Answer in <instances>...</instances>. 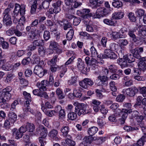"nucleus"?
I'll use <instances>...</instances> for the list:
<instances>
[{"label":"nucleus","instance_id":"nucleus-1","mask_svg":"<svg viewBox=\"0 0 146 146\" xmlns=\"http://www.w3.org/2000/svg\"><path fill=\"white\" fill-rule=\"evenodd\" d=\"M25 5L23 4L20 5L17 3H15L14 11L11 13L12 17L15 19L19 15V13L22 16V17L20 18L24 22H25V18L23 15L25 14Z\"/></svg>","mask_w":146,"mask_h":146},{"label":"nucleus","instance_id":"nucleus-2","mask_svg":"<svg viewBox=\"0 0 146 146\" xmlns=\"http://www.w3.org/2000/svg\"><path fill=\"white\" fill-rule=\"evenodd\" d=\"M73 104L75 107L74 112L79 116H82L90 112L89 110L86 109L87 106L84 104L75 102Z\"/></svg>","mask_w":146,"mask_h":146},{"label":"nucleus","instance_id":"nucleus-3","mask_svg":"<svg viewBox=\"0 0 146 146\" xmlns=\"http://www.w3.org/2000/svg\"><path fill=\"white\" fill-rule=\"evenodd\" d=\"M11 13L10 8H7L4 11L3 13V25L7 27H10L13 24L10 15Z\"/></svg>","mask_w":146,"mask_h":146},{"label":"nucleus","instance_id":"nucleus-4","mask_svg":"<svg viewBox=\"0 0 146 146\" xmlns=\"http://www.w3.org/2000/svg\"><path fill=\"white\" fill-rule=\"evenodd\" d=\"M104 54H100L97 56L100 58H109L111 60H115L117 58V55L114 52L109 49H105Z\"/></svg>","mask_w":146,"mask_h":146},{"label":"nucleus","instance_id":"nucleus-5","mask_svg":"<svg viewBox=\"0 0 146 146\" xmlns=\"http://www.w3.org/2000/svg\"><path fill=\"white\" fill-rule=\"evenodd\" d=\"M39 128L41 136L39 138V142L40 144V146H45L46 144L45 138L47 135V129L42 125H40Z\"/></svg>","mask_w":146,"mask_h":146},{"label":"nucleus","instance_id":"nucleus-6","mask_svg":"<svg viewBox=\"0 0 146 146\" xmlns=\"http://www.w3.org/2000/svg\"><path fill=\"white\" fill-rule=\"evenodd\" d=\"M77 0H64L65 3L66 5L71 6V8L69 9L68 11L74 9L82 5L81 3L77 2Z\"/></svg>","mask_w":146,"mask_h":146},{"label":"nucleus","instance_id":"nucleus-7","mask_svg":"<svg viewBox=\"0 0 146 146\" xmlns=\"http://www.w3.org/2000/svg\"><path fill=\"white\" fill-rule=\"evenodd\" d=\"M109 14V12L104 7H100L96 10L94 17L96 18H100Z\"/></svg>","mask_w":146,"mask_h":146},{"label":"nucleus","instance_id":"nucleus-8","mask_svg":"<svg viewBox=\"0 0 146 146\" xmlns=\"http://www.w3.org/2000/svg\"><path fill=\"white\" fill-rule=\"evenodd\" d=\"M131 111L130 110H127L125 108L123 109L121 111V113L122 114L121 118L119 119V123L123 124L125 122V120L127 116L128 113H130Z\"/></svg>","mask_w":146,"mask_h":146},{"label":"nucleus","instance_id":"nucleus-9","mask_svg":"<svg viewBox=\"0 0 146 146\" xmlns=\"http://www.w3.org/2000/svg\"><path fill=\"white\" fill-rule=\"evenodd\" d=\"M62 2L60 0H58L52 4V7L51 9V11L55 13H59L61 10V6Z\"/></svg>","mask_w":146,"mask_h":146},{"label":"nucleus","instance_id":"nucleus-10","mask_svg":"<svg viewBox=\"0 0 146 146\" xmlns=\"http://www.w3.org/2000/svg\"><path fill=\"white\" fill-rule=\"evenodd\" d=\"M94 84V82L91 79L88 78H84L79 83L80 85L83 88L86 89L88 86H91Z\"/></svg>","mask_w":146,"mask_h":146},{"label":"nucleus","instance_id":"nucleus-11","mask_svg":"<svg viewBox=\"0 0 146 146\" xmlns=\"http://www.w3.org/2000/svg\"><path fill=\"white\" fill-rule=\"evenodd\" d=\"M124 94L129 96H134L138 91V89L135 87H132L126 89L124 90Z\"/></svg>","mask_w":146,"mask_h":146},{"label":"nucleus","instance_id":"nucleus-12","mask_svg":"<svg viewBox=\"0 0 146 146\" xmlns=\"http://www.w3.org/2000/svg\"><path fill=\"white\" fill-rule=\"evenodd\" d=\"M48 81L43 80L40 82H38L36 84V86L40 91H44L47 90L46 87L48 86Z\"/></svg>","mask_w":146,"mask_h":146},{"label":"nucleus","instance_id":"nucleus-13","mask_svg":"<svg viewBox=\"0 0 146 146\" xmlns=\"http://www.w3.org/2000/svg\"><path fill=\"white\" fill-rule=\"evenodd\" d=\"M80 16L84 19H86L91 17L92 14L90 10L89 9H84L80 11Z\"/></svg>","mask_w":146,"mask_h":146},{"label":"nucleus","instance_id":"nucleus-14","mask_svg":"<svg viewBox=\"0 0 146 146\" xmlns=\"http://www.w3.org/2000/svg\"><path fill=\"white\" fill-rule=\"evenodd\" d=\"M27 130L29 132V135L30 136L34 135V131H35V125L31 123H27L26 125Z\"/></svg>","mask_w":146,"mask_h":146},{"label":"nucleus","instance_id":"nucleus-15","mask_svg":"<svg viewBox=\"0 0 146 146\" xmlns=\"http://www.w3.org/2000/svg\"><path fill=\"white\" fill-rule=\"evenodd\" d=\"M57 23L61 26L63 27V28L65 30H66L71 27L72 24L66 20H63L62 21H58Z\"/></svg>","mask_w":146,"mask_h":146},{"label":"nucleus","instance_id":"nucleus-16","mask_svg":"<svg viewBox=\"0 0 146 146\" xmlns=\"http://www.w3.org/2000/svg\"><path fill=\"white\" fill-rule=\"evenodd\" d=\"M77 68L79 70L81 71L82 73H84V69L85 68V65L84 61L80 58L78 59Z\"/></svg>","mask_w":146,"mask_h":146},{"label":"nucleus","instance_id":"nucleus-17","mask_svg":"<svg viewBox=\"0 0 146 146\" xmlns=\"http://www.w3.org/2000/svg\"><path fill=\"white\" fill-rule=\"evenodd\" d=\"M43 68L40 65H36L35 67L34 70V73L38 75L40 77L43 76Z\"/></svg>","mask_w":146,"mask_h":146},{"label":"nucleus","instance_id":"nucleus-18","mask_svg":"<svg viewBox=\"0 0 146 146\" xmlns=\"http://www.w3.org/2000/svg\"><path fill=\"white\" fill-rule=\"evenodd\" d=\"M58 133V132L57 130L53 129L49 132L48 136L50 138L54 140H59V139L57 137Z\"/></svg>","mask_w":146,"mask_h":146},{"label":"nucleus","instance_id":"nucleus-19","mask_svg":"<svg viewBox=\"0 0 146 146\" xmlns=\"http://www.w3.org/2000/svg\"><path fill=\"white\" fill-rule=\"evenodd\" d=\"M94 140V138L91 136H89L85 137L84 138L83 141L82 142L81 145H83L84 146H87L89 144Z\"/></svg>","mask_w":146,"mask_h":146},{"label":"nucleus","instance_id":"nucleus-20","mask_svg":"<svg viewBox=\"0 0 146 146\" xmlns=\"http://www.w3.org/2000/svg\"><path fill=\"white\" fill-rule=\"evenodd\" d=\"M78 80V76L74 75L72 76L71 78L68 80L67 84L69 85H74L75 86Z\"/></svg>","mask_w":146,"mask_h":146},{"label":"nucleus","instance_id":"nucleus-21","mask_svg":"<svg viewBox=\"0 0 146 146\" xmlns=\"http://www.w3.org/2000/svg\"><path fill=\"white\" fill-rule=\"evenodd\" d=\"M13 135L15 137L16 139H18L21 138L23 134L17 128H13L11 131Z\"/></svg>","mask_w":146,"mask_h":146},{"label":"nucleus","instance_id":"nucleus-22","mask_svg":"<svg viewBox=\"0 0 146 146\" xmlns=\"http://www.w3.org/2000/svg\"><path fill=\"white\" fill-rule=\"evenodd\" d=\"M41 109L45 114L49 117H52L54 114V110H49L44 105L42 106Z\"/></svg>","mask_w":146,"mask_h":146},{"label":"nucleus","instance_id":"nucleus-23","mask_svg":"<svg viewBox=\"0 0 146 146\" xmlns=\"http://www.w3.org/2000/svg\"><path fill=\"white\" fill-rule=\"evenodd\" d=\"M60 131L62 133V135L63 136L67 137L68 136L69 138H70V135H68V132L69 131V128L68 126H63L61 129Z\"/></svg>","mask_w":146,"mask_h":146},{"label":"nucleus","instance_id":"nucleus-24","mask_svg":"<svg viewBox=\"0 0 146 146\" xmlns=\"http://www.w3.org/2000/svg\"><path fill=\"white\" fill-rule=\"evenodd\" d=\"M130 51V52L135 58L138 59H140L141 58V54L139 52L138 49L137 48L132 49L131 48Z\"/></svg>","mask_w":146,"mask_h":146},{"label":"nucleus","instance_id":"nucleus-25","mask_svg":"<svg viewBox=\"0 0 146 146\" xmlns=\"http://www.w3.org/2000/svg\"><path fill=\"white\" fill-rule=\"evenodd\" d=\"M103 22L104 23L108 25L115 26V25L116 21L112 18H112L110 19H104Z\"/></svg>","mask_w":146,"mask_h":146},{"label":"nucleus","instance_id":"nucleus-26","mask_svg":"<svg viewBox=\"0 0 146 146\" xmlns=\"http://www.w3.org/2000/svg\"><path fill=\"white\" fill-rule=\"evenodd\" d=\"M98 78L102 82V86H103L104 85L105 86H107L108 84L107 81L108 80V77L106 76H99L98 77Z\"/></svg>","mask_w":146,"mask_h":146},{"label":"nucleus","instance_id":"nucleus-27","mask_svg":"<svg viewBox=\"0 0 146 146\" xmlns=\"http://www.w3.org/2000/svg\"><path fill=\"white\" fill-rule=\"evenodd\" d=\"M138 66L139 71H144L146 69V63L144 61L139 60L138 63Z\"/></svg>","mask_w":146,"mask_h":146},{"label":"nucleus","instance_id":"nucleus-28","mask_svg":"<svg viewBox=\"0 0 146 146\" xmlns=\"http://www.w3.org/2000/svg\"><path fill=\"white\" fill-rule=\"evenodd\" d=\"M124 15V13L123 12H116L112 14V18L114 19H120L123 17Z\"/></svg>","mask_w":146,"mask_h":146},{"label":"nucleus","instance_id":"nucleus-29","mask_svg":"<svg viewBox=\"0 0 146 146\" xmlns=\"http://www.w3.org/2000/svg\"><path fill=\"white\" fill-rule=\"evenodd\" d=\"M98 128L95 126H93L89 128L88 130V134L90 136H92L98 131Z\"/></svg>","mask_w":146,"mask_h":146},{"label":"nucleus","instance_id":"nucleus-30","mask_svg":"<svg viewBox=\"0 0 146 146\" xmlns=\"http://www.w3.org/2000/svg\"><path fill=\"white\" fill-rule=\"evenodd\" d=\"M119 47L118 44H115L114 43H111L109 44L107 48L108 49H109L110 50L114 51H115Z\"/></svg>","mask_w":146,"mask_h":146},{"label":"nucleus","instance_id":"nucleus-31","mask_svg":"<svg viewBox=\"0 0 146 146\" xmlns=\"http://www.w3.org/2000/svg\"><path fill=\"white\" fill-rule=\"evenodd\" d=\"M9 119L11 122L13 123L17 120V115L14 112H11L9 114Z\"/></svg>","mask_w":146,"mask_h":146},{"label":"nucleus","instance_id":"nucleus-32","mask_svg":"<svg viewBox=\"0 0 146 146\" xmlns=\"http://www.w3.org/2000/svg\"><path fill=\"white\" fill-rule=\"evenodd\" d=\"M71 95H73L74 96L78 98H80L82 96V94L81 93L80 90L79 89L76 88H75L74 89L73 94H69V98H70V96Z\"/></svg>","mask_w":146,"mask_h":146},{"label":"nucleus","instance_id":"nucleus-33","mask_svg":"<svg viewBox=\"0 0 146 146\" xmlns=\"http://www.w3.org/2000/svg\"><path fill=\"white\" fill-rule=\"evenodd\" d=\"M112 6L115 8H119L123 6L122 2L119 0H115L112 2Z\"/></svg>","mask_w":146,"mask_h":146},{"label":"nucleus","instance_id":"nucleus-34","mask_svg":"<svg viewBox=\"0 0 146 146\" xmlns=\"http://www.w3.org/2000/svg\"><path fill=\"white\" fill-rule=\"evenodd\" d=\"M106 139L105 137H94V140H95L96 143L97 144H99L105 141Z\"/></svg>","mask_w":146,"mask_h":146},{"label":"nucleus","instance_id":"nucleus-35","mask_svg":"<svg viewBox=\"0 0 146 146\" xmlns=\"http://www.w3.org/2000/svg\"><path fill=\"white\" fill-rule=\"evenodd\" d=\"M3 38H0V44L2 45V48L4 49H7L9 47V44L8 42L4 40Z\"/></svg>","mask_w":146,"mask_h":146},{"label":"nucleus","instance_id":"nucleus-36","mask_svg":"<svg viewBox=\"0 0 146 146\" xmlns=\"http://www.w3.org/2000/svg\"><path fill=\"white\" fill-rule=\"evenodd\" d=\"M22 27L21 28V30H22V29L23 28H24L23 27V26H21V25H17V26L16 29H15V28H14V30H13L14 33L16 36H21L22 35V33L21 32H20L19 30V29H20V27ZM20 30H21V29H20Z\"/></svg>","mask_w":146,"mask_h":146},{"label":"nucleus","instance_id":"nucleus-37","mask_svg":"<svg viewBox=\"0 0 146 146\" xmlns=\"http://www.w3.org/2000/svg\"><path fill=\"white\" fill-rule=\"evenodd\" d=\"M26 107H23V110L25 113H28L29 114L30 113H31L32 114H34L35 112L33 109H31L29 106H26Z\"/></svg>","mask_w":146,"mask_h":146},{"label":"nucleus","instance_id":"nucleus-38","mask_svg":"<svg viewBox=\"0 0 146 146\" xmlns=\"http://www.w3.org/2000/svg\"><path fill=\"white\" fill-rule=\"evenodd\" d=\"M105 91V89L104 88H102V90H100L98 89L96 90L95 92L96 93V96L99 99H102L104 97V95L102 94V91Z\"/></svg>","mask_w":146,"mask_h":146},{"label":"nucleus","instance_id":"nucleus-39","mask_svg":"<svg viewBox=\"0 0 146 146\" xmlns=\"http://www.w3.org/2000/svg\"><path fill=\"white\" fill-rule=\"evenodd\" d=\"M123 129L125 131L128 132L133 131L134 130H138V128L137 127H131L128 125L125 126L123 127Z\"/></svg>","mask_w":146,"mask_h":146},{"label":"nucleus","instance_id":"nucleus-40","mask_svg":"<svg viewBox=\"0 0 146 146\" xmlns=\"http://www.w3.org/2000/svg\"><path fill=\"white\" fill-rule=\"evenodd\" d=\"M77 116V115L75 112H70L68 115V118L71 120H73L76 119Z\"/></svg>","mask_w":146,"mask_h":146},{"label":"nucleus","instance_id":"nucleus-41","mask_svg":"<svg viewBox=\"0 0 146 146\" xmlns=\"http://www.w3.org/2000/svg\"><path fill=\"white\" fill-rule=\"evenodd\" d=\"M139 35L140 36H145L146 35V25H145L138 31Z\"/></svg>","mask_w":146,"mask_h":146},{"label":"nucleus","instance_id":"nucleus-42","mask_svg":"<svg viewBox=\"0 0 146 146\" xmlns=\"http://www.w3.org/2000/svg\"><path fill=\"white\" fill-rule=\"evenodd\" d=\"M50 48L53 50H55L56 48L59 46L58 44L54 40L50 41Z\"/></svg>","mask_w":146,"mask_h":146},{"label":"nucleus","instance_id":"nucleus-43","mask_svg":"<svg viewBox=\"0 0 146 146\" xmlns=\"http://www.w3.org/2000/svg\"><path fill=\"white\" fill-rule=\"evenodd\" d=\"M74 35V31L73 29H70L67 33L66 35V38L68 40H72Z\"/></svg>","mask_w":146,"mask_h":146},{"label":"nucleus","instance_id":"nucleus-44","mask_svg":"<svg viewBox=\"0 0 146 146\" xmlns=\"http://www.w3.org/2000/svg\"><path fill=\"white\" fill-rule=\"evenodd\" d=\"M135 13L137 17H141L144 14L145 11L142 9H137L135 11Z\"/></svg>","mask_w":146,"mask_h":146},{"label":"nucleus","instance_id":"nucleus-45","mask_svg":"<svg viewBox=\"0 0 146 146\" xmlns=\"http://www.w3.org/2000/svg\"><path fill=\"white\" fill-rule=\"evenodd\" d=\"M135 57L132 55L129 54L126 57V61L129 63L134 62L135 61Z\"/></svg>","mask_w":146,"mask_h":146},{"label":"nucleus","instance_id":"nucleus-46","mask_svg":"<svg viewBox=\"0 0 146 146\" xmlns=\"http://www.w3.org/2000/svg\"><path fill=\"white\" fill-rule=\"evenodd\" d=\"M56 92L60 99H62L64 97V95L60 88H57L56 90Z\"/></svg>","mask_w":146,"mask_h":146},{"label":"nucleus","instance_id":"nucleus-47","mask_svg":"<svg viewBox=\"0 0 146 146\" xmlns=\"http://www.w3.org/2000/svg\"><path fill=\"white\" fill-rule=\"evenodd\" d=\"M2 68L3 70L9 71L12 69V66L11 64L6 63L4 64V65L2 66Z\"/></svg>","mask_w":146,"mask_h":146},{"label":"nucleus","instance_id":"nucleus-48","mask_svg":"<svg viewBox=\"0 0 146 146\" xmlns=\"http://www.w3.org/2000/svg\"><path fill=\"white\" fill-rule=\"evenodd\" d=\"M51 2L48 1V0H44L42 4L43 8L44 9H48L50 5V2Z\"/></svg>","mask_w":146,"mask_h":146},{"label":"nucleus","instance_id":"nucleus-49","mask_svg":"<svg viewBox=\"0 0 146 146\" xmlns=\"http://www.w3.org/2000/svg\"><path fill=\"white\" fill-rule=\"evenodd\" d=\"M139 126L142 130L143 133L144 134V137L146 138V127L145 124L143 122L139 124Z\"/></svg>","mask_w":146,"mask_h":146},{"label":"nucleus","instance_id":"nucleus-50","mask_svg":"<svg viewBox=\"0 0 146 146\" xmlns=\"http://www.w3.org/2000/svg\"><path fill=\"white\" fill-rule=\"evenodd\" d=\"M108 68L110 72L112 73H115L117 71V67L114 64L110 65L108 66Z\"/></svg>","mask_w":146,"mask_h":146},{"label":"nucleus","instance_id":"nucleus-51","mask_svg":"<svg viewBox=\"0 0 146 146\" xmlns=\"http://www.w3.org/2000/svg\"><path fill=\"white\" fill-rule=\"evenodd\" d=\"M145 138L144 137V136H143L142 137L139 139L137 141L136 144H134V145H136V146H143L144 144V141L145 139Z\"/></svg>","mask_w":146,"mask_h":146},{"label":"nucleus","instance_id":"nucleus-52","mask_svg":"<svg viewBox=\"0 0 146 146\" xmlns=\"http://www.w3.org/2000/svg\"><path fill=\"white\" fill-rule=\"evenodd\" d=\"M32 43L33 45L35 46V48L36 49V48L37 47L41 46L42 45V43L40 40H35Z\"/></svg>","mask_w":146,"mask_h":146},{"label":"nucleus","instance_id":"nucleus-53","mask_svg":"<svg viewBox=\"0 0 146 146\" xmlns=\"http://www.w3.org/2000/svg\"><path fill=\"white\" fill-rule=\"evenodd\" d=\"M44 38L46 41H47L50 38V32L48 31L45 30L43 35Z\"/></svg>","mask_w":146,"mask_h":146},{"label":"nucleus","instance_id":"nucleus-54","mask_svg":"<svg viewBox=\"0 0 146 146\" xmlns=\"http://www.w3.org/2000/svg\"><path fill=\"white\" fill-rule=\"evenodd\" d=\"M128 17L130 21L132 22H135L136 21V17L133 13L131 12L128 15Z\"/></svg>","mask_w":146,"mask_h":146},{"label":"nucleus","instance_id":"nucleus-55","mask_svg":"<svg viewBox=\"0 0 146 146\" xmlns=\"http://www.w3.org/2000/svg\"><path fill=\"white\" fill-rule=\"evenodd\" d=\"M14 77L13 74L10 73L8 74L5 79V82L7 83H9L11 81Z\"/></svg>","mask_w":146,"mask_h":146},{"label":"nucleus","instance_id":"nucleus-56","mask_svg":"<svg viewBox=\"0 0 146 146\" xmlns=\"http://www.w3.org/2000/svg\"><path fill=\"white\" fill-rule=\"evenodd\" d=\"M124 47H121L120 49L117 50V52L118 53V55L119 56L124 57Z\"/></svg>","mask_w":146,"mask_h":146},{"label":"nucleus","instance_id":"nucleus-57","mask_svg":"<svg viewBox=\"0 0 146 146\" xmlns=\"http://www.w3.org/2000/svg\"><path fill=\"white\" fill-rule=\"evenodd\" d=\"M66 143L69 146H74L75 145V142L68 137L66 139Z\"/></svg>","mask_w":146,"mask_h":146},{"label":"nucleus","instance_id":"nucleus-58","mask_svg":"<svg viewBox=\"0 0 146 146\" xmlns=\"http://www.w3.org/2000/svg\"><path fill=\"white\" fill-rule=\"evenodd\" d=\"M90 50L92 56L95 57L97 55V51L93 46H92L90 48Z\"/></svg>","mask_w":146,"mask_h":146},{"label":"nucleus","instance_id":"nucleus-59","mask_svg":"<svg viewBox=\"0 0 146 146\" xmlns=\"http://www.w3.org/2000/svg\"><path fill=\"white\" fill-rule=\"evenodd\" d=\"M134 107L136 108H137L139 110L141 111L144 109V107L141 104V102H137L135 104Z\"/></svg>","mask_w":146,"mask_h":146},{"label":"nucleus","instance_id":"nucleus-60","mask_svg":"<svg viewBox=\"0 0 146 146\" xmlns=\"http://www.w3.org/2000/svg\"><path fill=\"white\" fill-rule=\"evenodd\" d=\"M125 98V96L122 94L118 95L116 98V101L118 102H122Z\"/></svg>","mask_w":146,"mask_h":146},{"label":"nucleus","instance_id":"nucleus-61","mask_svg":"<svg viewBox=\"0 0 146 146\" xmlns=\"http://www.w3.org/2000/svg\"><path fill=\"white\" fill-rule=\"evenodd\" d=\"M38 52L39 55L42 56L45 52L44 48L42 46H39L38 48Z\"/></svg>","mask_w":146,"mask_h":146},{"label":"nucleus","instance_id":"nucleus-62","mask_svg":"<svg viewBox=\"0 0 146 146\" xmlns=\"http://www.w3.org/2000/svg\"><path fill=\"white\" fill-rule=\"evenodd\" d=\"M5 98L7 100H9L11 98L12 92H2Z\"/></svg>","mask_w":146,"mask_h":146},{"label":"nucleus","instance_id":"nucleus-63","mask_svg":"<svg viewBox=\"0 0 146 146\" xmlns=\"http://www.w3.org/2000/svg\"><path fill=\"white\" fill-rule=\"evenodd\" d=\"M21 84L23 86H27L29 84V82L28 81L23 78L22 79H20L19 80Z\"/></svg>","mask_w":146,"mask_h":146},{"label":"nucleus","instance_id":"nucleus-64","mask_svg":"<svg viewBox=\"0 0 146 146\" xmlns=\"http://www.w3.org/2000/svg\"><path fill=\"white\" fill-rule=\"evenodd\" d=\"M139 91L140 93L143 95V97L146 96V87L144 86L140 88Z\"/></svg>","mask_w":146,"mask_h":146}]
</instances>
